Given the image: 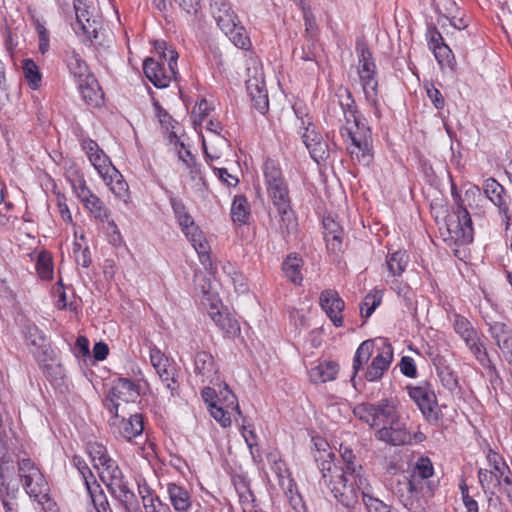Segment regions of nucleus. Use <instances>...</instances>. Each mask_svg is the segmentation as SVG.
I'll list each match as a JSON object with an SVG mask.
<instances>
[{
	"label": "nucleus",
	"instance_id": "f257e3e1",
	"mask_svg": "<svg viewBox=\"0 0 512 512\" xmlns=\"http://www.w3.org/2000/svg\"><path fill=\"white\" fill-rule=\"evenodd\" d=\"M335 96L337 103L328 105L325 121L329 126L338 127L350 158L363 166H369L374 159L372 130L347 87H338Z\"/></svg>",
	"mask_w": 512,
	"mask_h": 512
},
{
	"label": "nucleus",
	"instance_id": "f03ea898",
	"mask_svg": "<svg viewBox=\"0 0 512 512\" xmlns=\"http://www.w3.org/2000/svg\"><path fill=\"white\" fill-rule=\"evenodd\" d=\"M358 480L355 475H346L339 467H334V472L324 480V484L337 502L347 509L354 508L361 495L368 512H393L390 506L376 497L366 476H361V484Z\"/></svg>",
	"mask_w": 512,
	"mask_h": 512
},
{
	"label": "nucleus",
	"instance_id": "7ed1b4c3",
	"mask_svg": "<svg viewBox=\"0 0 512 512\" xmlns=\"http://www.w3.org/2000/svg\"><path fill=\"white\" fill-rule=\"evenodd\" d=\"M375 353L371 363L367 366L364 378L369 382H376L380 380L384 373L389 369L393 361V347L384 340H365L357 348L353 358V375L351 382L355 386V377L363 366L367 364L370 358Z\"/></svg>",
	"mask_w": 512,
	"mask_h": 512
},
{
	"label": "nucleus",
	"instance_id": "20e7f679",
	"mask_svg": "<svg viewBox=\"0 0 512 512\" xmlns=\"http://www.w3.org/2000/svg\"><path fill=\"white\" fill-rule=\"evenodd\" d=\"M17 472L26 494L35 500L44 512H58L57 504L51 498L50 485L41 468L32 459H19Z\"/></svg>",
	"mask_w": 512,
	"mask_h": 512
},
{
	"label": "nucleus",
	"instance_id": "39448f33",
	"mask_svg": "<svg viewBox=\"0 0 512 512\" xmlns=\"http://www.w3.org/2000/svg\"><path fill=\"white\" fill-rule=\"evenodd\" d=\"M155 50L159 54V60L147 58L143 62V71L146 78L156 88H166L172 80L177 79L178 53L165 41H156Z\"/></svg>",
	"mask_w": 512,
	"mask_h": 512
},
{
	"label": "nucleus",
	"instance_id": "423d86ee",
	"mask_svg": "<svg viewBox=\"0 0 512 512\" xmlns=\"http://www.w3.org/2000/svg\"><path fill=\"white\" fill-rule=\"evenodd\" d=\"M355 50L358 58L357 72L365 99L373 108L374 115L380 119L381 108L379 102L377 66L373 58V53L367 41L363 38L356 40Z\"/></svg>",
	"mask_w": 512,
	"mask_h": 512
},
{
	"label": "nucleus",
	"instance_id": "0eeeda50",
	"mask_svg": "<svg viewBox=\"0 0 512 512\" xmlns=\"http://www.w3.org/2000/svg\"><path fill=\"white\" fill-rule=\"evenodd\" d=\"M96 470L112 498L120 504L125 512H136L139 510L137 497L133 490L130 489L129 482L116 460L111 458L96 468Z\"/></svg>",
	"mask_w": 512,
	"mask_h": 512
},
{
	"label": "nucleus",
	"instance_id": "6e6552de",
	"mask_svg": "<svg viewBox=\"0 0 512 512\" xmlns=\"http://www.w3.org/2000/svg\"><path fill=\"white\" fill-rule=\"evenodd\" d=\"M24 343L44 374H50L56 354L43 330L34 322L26 321L21 328Z\"/></svg>",
	"mask_w": 512,
	"mask_h": 512
},
{
	"label": "nucleus",
	"instance_id": "1a4fd4ad",
	"mask_svg": "<svg viewBox=\"0 0 512 512\" xmlns=\"http://www.w3.org/2000/svg\"><path fill=\"white\" fill-rule=\"evenodd\" d=\"M353 414L356 418L377 430L401 413L393 399L385 398L376 403H359L354 407Z\"/></svg>",
	"mask_w": 512,
	"mask_h": 512
},
{
	"label": "nucleus",
	"instance_id": "9d476101",
	"mask_svg": "<svg viewBox=\"0 0 512 512\" xmlns=\"http://www.w3.org/2000/svg\"><path fill=\"white\" fill-rule=\"evenodd\" d=\"M266 188V194L279 217L278 230L281 235H288L296 222L295 211L292 208V199L288 183L273 185Z\"/></svg>",
	"mask_w": 512,
	"mask_h": 512
},
{
	"label": "nucleus",
	"instance_id": "9b49d317",
	"mask_svg": "<svg viewBox=\"0 0 512 512\" xmlns=\"http://www.w3.org/2000/svg\"><path fill=\"white\" fill-rule=\"evenodd\" d=\"M406 389L423 418L431 425H438L443 418V413L438 407L437 396L432 384L423 381L418 385H408Z\"/></svg>",
	"mask_w": 512,
	"mask_h": 512
},
{
	"label": "nucleus",
	"instance_id": "f8f14e48",
	"mask_svg": "<svg viewBox=\"0 0 512 512\" xmlns=\"http://www.w3.org/2000/svg\"><path fill=\"white\" fill-rule=\"evenodd\" d=\"M109 426L117 439L131 442L142 435L144 431V415L132 409L123 407L120 412L111 413Z\"/></svg>",
	"mask_w": 512,
	"mask_h": 512
},
{
	"label": "nucleus",
	"instance_id": "ddd939ff",
	"mask_svg": "<svg viewBox=\"0 0 512 512\" xmlns=\"http://www.w3.org/2000/svg\"><path fill=\"white\" fill-rule=\"evenodd\" d=\"M448 246H461L473 241L472 219L468 210L453 212L446 218V228L441 232Z\"/></svg>",
	"mask_w": 512,
	"mask_h": 512
},
{
	"label": "nucleus",
	"instance_id": "4468645a",
	"mask_svg": "<svg viewBox=\"0 0 512 512\" xmlns=\"http://www.w3.org/2000/svg\"><path fill=\"white\" fill-rule=\"evenodd\" d=\"M139 385L128 378L119 377L113 381L106 398L104 406L110 413L120 412L129 405L135 406L139 397Z\"/></svg>",
	"mask_w": 512,
	"mask_h": 512
},
{
	"label": "nucleus",
	"instance_id": "2eb2a0df",
	"mask_svg": "<svg viewBox=\"0 0 512 512\" xmlns=\"http://www.w3.org/2000/svg\"><path fill=\"white\" fill-rule=\"evenodd\" d=\"M454 332L463 340L466 347L478 362L488 360V351L471 321L457 312L449 315Z\"/></svg>",
	"mask_w": 512,
	"mask_h": 512
},
{
	"label": "nucleus",
	"instance_id": "dca6fc26",
	"mask_svg": "<svg viewBox=\"0 0 512 512\" xmlns=\"http://www.w3.org/2000/svg\"><path fill=\"white\" fill-rule=\"evenodd\" d=\"M484 195L497 208L498 215L505 231H508L512 221V198L507 189L495 178L490 177L483 182Z\"/></svg>",
	"mask_w": 512,
	"mask_h": 512
},
{
	"label": "nucleus",
	"instance_id": "f3484780",
	"mask_svg": "<svg viewBox=\"0 0 512 512\" xmlns=\"http://www.w3.org/2000/svg\"><path fill=\"white\" fill-rule=\"evenodd\" d=\"M76 22L72 25L77 36L82 38V42L92 44L98 37L101 29V22L96 16L92 15V7L84 0H73Z\"/></svg>",
	"mask_w": 512,
	"mask_h": 512
},
{
	"label": "nucleus",
	"instance_id": "a211bd4d",
	"mask_svg": "<svg viewBox=\"0 0 512 512\" xmlns=\"http://www.w3.org/2000/svg\"><path fill=\"white\" fill-rule=\"evenodd\" d=\"M202 304L207 308L208 314L213 322L219 327L225 337L234 339L241 334L240 324L237 319L228 312H223L221 300L210 293L205 292Z\"/></svg>",
	"mask_w": 512,
	"mask_h": 512
},
{
	"label": "nucleus",
	"instance_id": "6ab92c4d",
	"mask_svg": "<svg viewBox=\"0 0 512 512\" xmlns=\"http://www.w3.org/2000/svg\"><path fill=\"white\" fill-rule=\"evenodd\" d=\"M375 438L391 446L410 444L412 440L411 433L408 431L406 423L402 420L401 414L388 424L377 429L375 431Z\"/></svg>",
	"mask_w": 512,
	"mask_h": 512
},
{
	"label": "nucleus",
	"instance_id": "aec40b11",
	"mask_svg": "<svg viewBox=\"0 0 512 512\" xmlns=\"http://www.w3.org/2000/svg\"><path fill=\"white\" fill-rule=\"evenodd\" d=\"M319 305L335 327L344 324L343 310L345 302L335 289H325L320 293Z\"/></svg>",
	"mask_w": 512,
	"mask_h": 512
},
{
	"label": "nucleus",
	"instance_id": "412c9836",
	"mask_svg": "<svg viewBox=\"0 0 512 512\" xmlns=\"http://www.w3.org/2000/svg\"><path fill=\"white\" fill-rule=\"evenodd\" d=\"M193 362L194 373L203 384H216L220 380L218 365L210 352H196Z\"/></svg>",
	"mask_w": 512,
	"mask_h": 512
},
{
	"label": "nucleus",
	"instance_id": "4be33fe9",
	"mask_svg": "<svg viewBox=\"0 0 512 512\" xmlns=\"http://www.w3.org/2000/svg\"><path fill=\"white\" fill-rule=\"evenodd\" d=\"M391 489L393 494L406 509L411 512H424L422 508V501L414 495L411 481L408 476H398L392 483Z\"/></svg>",
	"mask_w": 512,
	"mask_h": 512
},
{
	"label": "nucleus",
	"instance_id": "5701e85b",
	"mask_svg": "<svg viewBox=\"0 0 512 512\" xmlns=\"http://www.w3.org/2000/svg\"><path fill=\"white\" fill-rule=\"evenodd\" d=\"M272 470L276 474L278 483L285 496L287 497L289 503L293 509L296 510L297 507L301 504L302 499L300 494L297 492V485L294 479L291 477L286 464L282 460L275 461L272 466Z\"/></svg>",
	"mask_w": 512,
	"mask_h": 512
},
{
	"label": "nucleus",
	"instance_id": "b1692460",
	"mask_svg": "<svg viewBox=\"0 0 512 512\" xmlns=\"http://www.w3.org/2000/svg\"><path fill=\"white\" fill-rule=\"evenodd\" d=\"M312 441L314 443V451L313 458L317 463V466L322 474L323 481L327 479L334 472V467H338L334 463V453L331 451V448L328 442L321 437H313Z\"/></svg>",
	"mask_w": 512,
	"mask_h": 512
},
{
	"label": "nucleus",
	"instance_id": "393cba45",
	"mask_svg": "<svg viewBox=\"0 0 512 512\" xmlns=\"http://www.w3.org/2000/svg\"><path fill=\"white\" fill-rule=\"evenodd\" d=\"M232 481L243 512H257L259 502L251 488L250 479L244 474H236L232 477Z\"/></svg>",
	"mask_w": 512,
	"mask_h": 512
},
{
	"label": "nucleus",
	"instance_id": "a878e982",
	"mask_svg": "<svg viewBox=\"0 0 512 512\" xmlns=\"http://www.w3.org/2000/svg\"><path fill=\"white\" fill-rule=\"evenodd\" d=\"M78 82V89L83 101L91 107H100L104 102V93L93 74L82 78Z\"/></svg>",
	"mask_w": 512,
	"mask_h": 512
},
{
	"label": "nucleus",
	"instance_id": "bb28decb",
	"mask_svg": "<svg viewBox=\"0 0 512 512\" xmlns=\"http://www.w3.org/2000/svg\"><path fill=\"white\" fill-rule=\"evenodd\" d=\"M211 13L218 27L223 30H230L239 21L238 16L227 0H212Z\"/></svg>",
	"mask_w": 512,
	"mask_h": 512
},
{
	"label": "nucleus",
	"instance_id": "cd10ccee",
	"mask_svg": "<svg viewBox=\"0 0 512 512\" xmlns=\"http://www.w3.org/2000/svg\"><path fill=\"white\" fill-rule=\"evenodd\" d=\"M323 227L328 251L335 255L343 252V228L330 216L324 217Z\"/></svg>",
	"mask_w": 512,
	"mask_h": 512
},
{
	"label": "nucleus",
	"instance_id": "c85d7f7f",
	"mask_svg": "<svg viewBox=\"0 0 512 512\" xmlns=\"http://www.w3.org/2000/svg\"><path fill=\"white\" fill-rule=\"evenodd\" d=\"M247 90L253 107L261 114H265L269 109L268 92L263 81L257 79L248 80L246 83Z\"/></svg>",
	"mask_w": 512,
	"mask_h": 512
},
{
	"label": "nucleus",
	"instance_id": "c756f323",
	"mask_svg": "<svg viewBox=\"0 0 512 512\" xmlns=\"http://www.w3.org/2000/svg\"><path fill=\"white\" fill-rule=\"evenodd\" d=\"M81 203L84 209L87 211L89 217L102 223L109 221V218L111 216L110 209L104 203V201L94 192L92 194H89L88 197H85V199L82 200Z\"/></svg>",
	"mask_w": 512,
	"mask_h": 512
},
{
	"label": "nucleus",
	"instance_id": "7c9ffc66",
	"mask_svg": "<svg viewBox=\"0 0 512 512\" xmlns=\"http://www.w3.org/2000/svg\"><path fill=\"white\" fill-rule=\"evenodd\" d=\"M169 201L174 212L175 218L182 232L186 235V232L195 231L198 228L193 217L189 213L183 200L173 195L169 196Z\"/></svg>",
	"mask_w": 512,
	"mask_h": 512
},
{
	"label": "nucleus",
	"instance_id": "2f4dec72",
	"mask_svg": "<svg viewBox=\"0 0 512 512\" xmlns=\"http://www.w3.org/2000/svg\"><path fill=\"white\" fill-rule=\"evenodd\" d=\"M169 500L176 512H189L192 507V498L189 491L176 483L167 485Z\"/></svg>",
	"mask_w": 512,
	"mask_h": 512
},
{
	"label": "nucleus",
	"instance_id": "473e14b6",
	"mask_svg": "<svg viewBox=\"0 0 512 512\" xmlns=\"http://www.w3.org/2000/svg\"><path fill=\"white\" fill-rule=\"evenodd\" d=\"M339 453L341 456V460L343 466H338L343 473L346 475H355L358 477V481L361 482V476H365L363 467L361 463L357 460L356 454L354 451L347 445L343 443L339 446Z\"/></svg>",
	"mask_w": 512,
	"mask_h": 512
},
{
	"label": "nucleus",
	"instance_id": "72a5a7b5",
	"mask_svg": "<svg viewBox=\"0 0 512 512\" xmlns=\"http://www.w3.org/2000/svg\"><path fill=\"white\" fill-rule=\"evenodd\" d=\"M302 140L306 148L309 150L310 156L318 161L324 159L326 154V144L323 142L322 135L316 128H310L309 131L302 133Z\"/></svg>",
	"mask_w": 512,
	"mask_h": 512
},
{
	"label": "nucleus",
	"instance_id": "f704fd0d",
	"mask_svg": "<svg viewBox=\"0 0 512 512\" xmlns=\"http://www.w3.org/2000/svg\"><path fill=\"white\" fill-rule=\"evenodd\" d=\"M64 61L67 65V68L69 69L70 74L77 81L91 74L89 71V67L84 61V59L74 49L65 51Z\"/></svg>",
	"mask_w": 512,
	"mask_h": 512
},
{
	"label": "nucleus",
	"instance_id": "c9c22d12",
	"mask_svg": "<svg viewBox=\"0 0 512 512\" xmlns=\"http://www.w3.org/2000/svg\"><path fill=\"white\" fill-rule=\"evenodd\" d=\"M339 365L334 361H324L309 371L310 380L314 383H325L336 379Z\"/></svg>",
	"mask_w": 512,
	"mask_h": 512
},
{
	"label": "nucleus",
	"instance_id": "e433bc0d",
	"mask_svg": "<svg viewBox=\"0 0 512 512\" xmlns=\"http://www.w3.org/2000/svg\"><path fill=\"white\" fill-rule=\"evenodd\" d=\"M410 258L405 250L399 249L386 256L385 266L390 276L401 277L406 271Z\"/></svg>",
	"mask_w": 512,
	"mask_h": 512
},
{
	"label": "nucleus",
	"instance_id": "4c0bfd02",
	"mask_svg": "<svg viewBox=\"0 0 512 512\" xmlns=\"http://www.w3.org/2000/svg\"><path fill=\"white\" fill-rule=\"evenodd\" d=\"M35 270L38 278L42 281H51L54 278L53 255L48 250H41L34 259Z\"/></svg>",
	"mask_w": 512,
	"mask_h": 512
},
{
	"label": "nucleus",
	"instance_id": "58836bf2",
	"mask_svg": "<svg viewBox=\"0 0 512 512\" xmlns=\"http://www.w3.org/2000/svg\"><path fill=\"white\" fill-rule=\"evenodd\" d=\"M434 365L436 368L437 377L442 387L449 393L454 394L460 387L457 373L449 365H446L441 360L438 362L434 361Z\"/></svg>",
	"mask_w": 512,
	"mask_h": 512
},
{
	"label": "nucleus",
	"instance_id": "ea45409f",
	"mask_svg": "<svg viewBox=\"0 0 512 512\" xmlns=\"http://www.w3.org/2000/svg\"><path fill=\"white\" fill-rule=\"evenodd\" d=\"M408 477L411 481L414 495L422 501V508L425 511L427 500L433 497L437 485L428 478L414 477L411 474Z\"/></svg>",
	"mask_w": 512,
	"mask_h": 512
},
{
	"label": "nucleus",
	"instance_id": "a19ab883",
	"mask_svg": "<svg viewBox=\"0 0 512 512\" xmlns=\"http://www.w3.org/2000/svg\"><path fill=\"white\" fill-rule=\"evenodd\" d=\"M265 187L288 183L280 163L274 159L267 158L262 165Z\"/></svg>",
	"mask_w": 512,
	"mask_h": 512
},
{
	"label": "nucleus",
	"instance_id": "79ce46f5",
	"mask_svg": "<svg viewBox=\"0 0 512 512\" xmlns=\"http://www.w3.org/2000/svg\"><path fill=\"white\" fill-rule=\"evenodd\" d=\"M101 178L117 198L125 199L128 197L129 186L115 167L108 172V175H102Z\"/></svg>",
	"mask_w": 512,
	"mask_h": 512
},
{
	"label": "nucleus",
	"instance_id": "37998d69",
	"mask_svg": "<svg viewBox=\"0 0 512 512\" xmlns=\"http://www.w3.org/2000/svg\"><path fill=\"white\" fill-rule=\"evenodd\" d=\"M185 236L192 243L195 251L198 254L200 262L205 267L211 265V257L209 253L210 247L199 227L195 229V231L186 232Z\"/></svg>",
	"mask_w": 512,
	"mask_h": 512
},
{
	"label": "nucleus",
	"instance_id": "c03bdc74",
	"mask_svg": "<svg viewBox=\"0 0 512 512\" xmlns=\"http://www.w3.org/2000/svg\"><path fill=\"white\" fill-rule=\"evenodd\" d=\"M302 265L303 260L296 253L289 254L282 263V270L285 276L295 285H301L303 281Z\"/></svg>",
	"mask_w": 512,
	"mask_h": 512
},
{
	"label": "nucleus",
	"instance_id": "a18cd8bd",
	"mask_svg": "<svg viewBox=\"0 0 512 512\" xmlns=\"http://www.w3.org/2000/svg\"><path fill=\"white\" fill-rule=\"evenodd\" d=\"M231 219L235 224H246L250 218V205L244 195H236L231 204Z\"/></svg>",
	"mask_w": 512,
	"mask_h": 512
},
{
	"label": "nucleus",
	"instance_id": "49530a36",
	"mask_svg": "<svg viewBox=\"0 0 512 512\" xmlns=\"http://www.w3.org/2000/svg\"><path fill=\"white\" fill-rule=\"evenodd\" d=\"M19 487L13 482L8 467L0 465V498L18 499Z\"/></svg>",
	"mask_w": 512,
	"mask_h": 512
},
{
	"label": "nucleus",
	"instance_id": "de8ad7c7",
	"mask_svg": "<svg viewBox=\"0 0 512 512\" xmlns=\"http://www.w3.org/2000/svg\"><path fill=\"white\" fill-rule=\"evenodd\" d=\"M71 463L78 470L86 490H91V488L99 484L94 473L81 456L74 455L71 459Z\"/></svg>",
	"mask_w": 512,
	"mask_h": 512
},
{
	"label": "nucleus",
	"instance_id": "09e8293b",
	"mask_svg": "<svg viewBox=\"0 0 512 512\" xmlns=\"http://www.w3.org/2000/svg\"><path fill=\"white\" fill-rule=\"evenodd\" d=\"M226 36L232 41V43L243 50H248L251 47L250 38L246 32L244 26L241 25L240 21L234 24V27H230V30H223Z\"/></svg>",
	"mask_w": 512,
	"mask_h": 512
},
{
	"label": "nucleus",
	"instance_id": "8fccbe9b",
	"mask_svg": "<svg viewBox=\"0 0 512 512\" xmlns=\"http://www.w3.org/2000/svg\"><path fill=\"white\" fill-rule=\"evenodd\" d=\"M431 51L433 52L434 57L437 60L441 69L447 67L450 68L452 71L456 70V59L454 57L452 50L445 42L442 45L434 47V49Z\"/></svg>",
	"mask_w": 512,
	"mask_h": 512
},
{
	"label": "nucleus",
	"instance_id": "3c124183",
	"mask_svg": "<svg viewBox=\"0 0 512 512\" xmlns=\"http://www.w3.org/2000/svg\"><path fill=\"white\" fill-rule=\"evenodd\" d=\"M86 491L96 512H113L109 500L100 484Z\"/></svg>",
	"mask_w": 512,
	"mask_h": 512
},
{
	"label": "nucleus",
	"instance_id": "603ef678",
	"mask_svg": "<svg viewBox=\"0 0 512 512\" xmlns=\"http://www.w3.org/2000/svg\"><path fill=\"white\" fill-rule=\"evenodd\" d=\"M382 292L380 290H372L364 297L360 305V314L362 318H369L375 309L382 302Z\"/></svg>",
	"mask_w": 512,
	"mask_h": 512
},
{
	"label": "nucleus",
	"instance_id": "864d4df0",
	"mask_svg": "<svg viewBox=\"0 0 512 512\" xmlns=\"http://www.w3.org/2000/svg\"><path fill=\"white\" fill-rule=\"evenodd\" d=\"M68 181L71 185L73 193L81 202L88 197L89 194H92L93 191L88 187L87 182L83 173L76 171L73 176L68 177Z\"/></svg>",
	"mask_w": 512,
	"mask_h": 512
},
{
	"label": "nucleus",
	"instance_id": "5fc2aeb1",
	"mask_svg": "<svg viewBox=\"0 0 512 512\" xmlns=\"http://www.w3.org/2000/svg\"><path fill=\"white\" fill-rule=\"evenodd\" d=\"M22 70L30 88L36 90L41 84V73L38 66L32 59L23 60Z\"/></svg>",
	"mask_w": 512,
	"mask_h": 512
},
{
	"label": "nucleus",
	"instance_id": "6e6d98bb",
	"mask_svg": "<svg viewBox=\"0 0 512 512\" xmlns=\"http://www.w3.org/2000/svg\"><path fill=\"white\" fill-rule=\"evenodd\" d=\"M87 452L95 469L112 458L108 453L107 448L103 444L97 442L89 443L87 446Z\"/></svg>",
	"mask_w": 512,
	"mask_h": 512
},
{
	"label": "nucleus",
	"instance_id": "4d7b16f0",
	"mask_svg": "<svg viewBox=\"0 0 512 512\" xmlns=\"http://www.w3.org/2000/svg\"><path fill=\"white\" fill-rule=\"evenodd\" d=\"M88 160L100 177L102 175H108V172L112 171L113 167H115L112 164L109 156L104 152L102 148L99 150V152H96L93 156L88 158Z\"/></svg>",
	"mask_w": 512,
	"mask_h": 512
},
{
	"label": "nucleus",
	"instance_id": "13d9d810",
	"mask_svg": "<svg viewBox=\"0 0 512 512\" xmlns=\"http://www.w3.org/2000/svg\"><path fill=\"white\" fill-rule=\"evenodd\" d=\"M488 326V332L493 339L495 345H500L503 339H508L512 336V329L504 322L493 321L486 322Z\"/></svg>",
	"mask_w": 512,
	"mask_h": 512
},
{
	"label": "nucleus",
	"instance_id": "bf43d9fd",
	"mask_svg": "<svg viewBox=\"0 0 512 512\" xmlns=\"http://www.w3.org/2000/svg\"><path fill=\"white\" fill-rule=\"evenodd\" d=\"M487 461L492 468L491 472L495 478L505 473L506 471L511 470L504 457L492 449L488 450Z\"/></svg>",
	"mask_w": 512,
	"mask_h": 512
},
{
	"label": "nucleus",
	"instance_id": "052dcab7",
	"mask_svg": "<svg viewBox=\"0 0 512 512\" xmlns=\"http://www.w3.org/2000/svg\"><path fill=\"white\" fill-rule=\"evenodd\" d=\"M205 122V128L213 135L212 141L220 147H229L230 142L227 138L221 135L223 126L217 119H207Z\"/></svg>",
	"mask_w": 512,
	"mask_h": 512
},
{
	"label": "nucleus",
	"instance_id": "680f3d73",
	"mask_svg": "<svg viewBox=\"0 0 512 512\" xmlns=\"http://www.w3.org/2000/svg\"><path fill=\"white\" fill-rule=\"evenodd\" d=\"M138 494L141 499L143 510L154 505V503L160 500L156 491L152 489L145 480L138 482Z\"/></svg>",
	"mask_w": 512,
	"mask_h": 512
},
{
	"label": "nucleus",
	"instance_id": "e2e57ef3",
	"mask_svg": "<svg viewBox=\"0 0 512 512\" xmlns=\"http://www.w3.org/2000/svg\"><path fill=\"white\" fill-rule=\"evenodd\" d=\"M209 411L211 416L224 428L231 425L232 413L222 405H218L217 402H211L209 404Z\"/></svg>",
	"mask_w": 512,
	"mask_h": 512
},
{
	"label": "nucleus",
	"instance_id": "0e129e2a",
	"mask_svg": "<svg viewBox=\"0 0 512 512\" xmlns=\"http://www.w3.org/2000/svg\"><path fill=\"white\" fill-rule=\"evenodd\" d=\"M307 39V44L301 48H295L293 50V56L302 61L316 62L317 52L315 39Z\"/></svg>",
	"mask_w": 512,
	"mask_h": 512
},
{
	"label": "nucleus",
	"instance_id": "69168bd1",
	"mask_svg": "<svg viewBox=\"0 0 512 512\" xmlns=\"http://www.w3.org/2000/svg\"><path fill=\"white\" fill-rule=\"evenodd\" d=\"M410 474L414 475V477L430 479L434 474L432 461L428 457H420Z\"/></svg>",
	"mask_w": 512,
	"mask_h": 512
},
{
	"label": "nucleus",
	"instance_id": "338daca9",
	"mask_svg": "<svg viewBox=\"0 0 512 512\" xmlns=\"http://www.w3.org/2000/svg\"><path fill=\"white\" fill-rule=\"evenodd\" d=\"M181 10L186 13L193 21L202 16L201 0H175Z\"/></svg>",
	"mask_w": 512,
	"mask_h": 512
},
{
	"label": "nucleus",
	"instance_id": "774afa93",
	"mask_svg": "<svg viewBox=\"0 0 512 512\" xmlns=\"http://www.w3.org/2000/svg\"><path fill=\"white\" fill-rule=\"evenodd\" d=\"M158 376L161 379V381L165 383L166 388L170 390L171 395L177 393L180 384L178 380V372L176 365H173L166 371L161 372Z\"/></svg>",
	"mask_w": 512,
	"mask_h": 512
}]
</instances>
